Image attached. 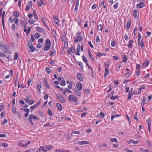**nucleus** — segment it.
Masks as SVG:
<instances>
[{
    "label": "nucleus",
    "instance_id": "473e14b6",
    "mask_svg": "<svg viewBox=\"0 0 152 152\" xmlns=\"http://www.w3.org/2000/svg\"><path fill=\"white\" fill-rule=\"evenodd\" d=\"M0 47L2 50H4L6 49H7V47L6 45H1L0 44Z\"/></svg>",
    "mask_w": 152,
    "mask_h": 152
},
{
    "label": "nucleus",
    "instance_id": "37998d69",
    "mask_svg": "<svg viewBox=\"0 0 152 152\" xmlns=\"http://www.w3.org/2000/svg\"><path fill=\"white\" fill-rule=\"evenodd\" d=\"M80 132L78 131H73L71 132V135L72 136H73V134H80Z\"/></svg>",
    "mask_w": 152,
    "mask_h": 152
},
{
    "label": "nucleus",
    "instance_id": "de8ad7c7",
    "mask_svg": "<svg viewBox=\"0 0 152 152\" xmlns=\"http://www.w3.org/2000/svg\"><path fill=\"white\" fill-rule=\"evenodd\" d=\"M118 2H116L115 3V4L113 6V7L115 9H116L118 7Z\"/></svg>",
    "mask_w": 152,
    "mask_h": 152
},
{
    "label": "nucleus",
    "instance_id": "680f3d73",
    "mask_svg": "<svg viewBox=\"0 0 152 152\" xmlns=\"http://www.w3.org/2000/svg\"><path fill=\"white\" fill-rule=\"evenodd\" d=\"M115 45V41L113 40L112 41L111 43V45L113 47H114Z\"/></svg>",
    "mask_w": 152,
    "mask_h": 152
},
{
    "label": "nucleus",
    "instance_id": "774afa93",
    "mask_svg": "<svg viewBox=\"0 0 152 152\" xmlns=\"http://www.w3.org/2000/svg\"><path fill=\"white\" fill-rule=\"evenodd\" d=\"M43 41H44V40L42 38H40L38 39V41L39 42L42 43L43 42Z\"/></svg>",
    "mask_w": 152,
    "mask_h": 152
},
{
    "label": "nucleus",
    "instance_id": "9d476101",
    "mask_svg": "<svg viewBox=\"0 0 152 152\" xmlns=\"http://www.w3.org/2000/svg\"><path fill=\"white\" fill-rule=\"evenodd\" d=\"M45 148L47 150H51L54 148L53 146L51 145H47L45 146Z\"/></svg>",
    "mask_w": 152,
    "mask_h": 152
},
{
    "label": "nucleus",
    "instance_id": "338daca9",
    "mask_svg": "<svg viewBox=\"0 0 152 152\" xmlns=\"http://www.w3.org/2000/svg\"><path fill=\"white\" fill-rule=\"evenodd\" d=\"M2 145L4 148H6L8 146V144L3 142L2 144Z\"/></svg>",
    "mask_w": 152,
    "mask_h": 152
},
{
    "label": "nucleus",
    "instance_id": "69168bd1",
    "mask_svg": "<svg viewBox=\"0 0 152 152\" xmlns=\"http://www.w3.org/2000/svg\"><path fill=\"white\" fill-rule=\"evenodd\" d=\"M29 103L28 104L29 105H31L32 104L34 103V100H29Z\"/></svg>",
    "mask_w": 152,
    "mask_h": 152
},
{
    "label": "nucleus",
    "instance_id": "412c9836",
    "mask_svg": "<svg viewBox=\"0 0 152 152\" xmlns=\"http://www.w3.org/2000/svg\"><path fill=\"white\" fill-rule=\"evenodd\" d=\"M105 72L104 75V77H106L109 73V69L108 68H106L105 69Z\"/></svg>",
    "mask_w": 152,
    "mask_h": 152
},
{
    "label": "nucleus",
    "instance_id": "e433bc0d",
    "mask_svg": "<svg viewBox=\"0 0 152 152\" xmlns=\"http://www.w3.org/2000/svg\"><path fill=\"white\" fill-rule=\"evenodd\" d=\"M82 57L83 58V61L86 63H87L88 60L84 56H82Z\"/></svg>",
    "mask_w": 152,
    "mask_h": 152
},
{
    "label": "nucleus",
    "instance_id": "1a4fd4ad",
    "mask_svg": "<svg viewBox=\"0 0 152 152\" xmlns=\"http://www.w3.org/2000/svg\"><path fill=\"white\" fill-rule=\"evenodd\" d=\"M77 76L80 81H82L83 80V77L80 73H77Z\"/></svg>",
    "mask_w": 152,
    "mask_h": 152
},
{
    "label": "nucleus",
    "instance_id": "423d86ee",
    "mask_svg": "<svg viewBox=\"0 0 152 152\" xmlns=\"http://www.w3.org/2000/svg\"><path fill=\"white\" fill-rule=\"evenodd\" d=\"M83 39V38L82 36H78L77 37H76L75 40V42H78L81 41Z\"/></svg>",
    "mask_w": 152,
    "mask_h": 152
},
{
    "label": "nucleus",
    "instance_id": "ea45409f",
    "mask_svg": "<svg viewBox=\"0 0 152 152\" xmlns=\"http://www.w3.org/2000/svg\"><path fill=\"white\" fill-rule=\"evenodd\" d=\"M146 144L148 145V146L152 148V144H151L150 142L148 141H146Z\"/></svg>",
    "mask_w": 152,
    "mask_h": 152
},
{
    "label": "nucleus",
    "instance_id": "f03ea898",
    "mask_svg": "<svg viewBox=\"0 0 152 152\" xmlns=\"http://www.w3.org/2000/svg\"><path fill=\"white\" fill-rule=\"evenodd\" d=\"M56 96L57 98L60 102L63 103L65 102V99L60 94H57L56 95Z\"/></svg>",
    "mask_w": 152,
    "mask_h": 152
},
{
    "label": "nucleus",
    "instance_id": "a18cd8bd",
    "mask_svg": "<svg viewBox=\"0 0 152 152\" xmlns=\"http://www.w3.org/2000/svg\"><path fill=\"white\" fill-rule=\"evenodd\" d=\"M111 141L112 142H115L116 143H117L118 142L117 139L115 138L111 139Z\"/></svg>",
    "mask_w": 152,
    "mask_h": 152
},
{
    "label": "nucleus",
    "instance_id": "aec40b11",
    "mask_svg": "<svg viewBox=\"0 0 152 152\" xmlns=\"http://www.w3.org/2000/svg\"><path fill=\"white\" fill-rule=\"evenodd\" d=\"M53 18H54V20L55 23H56L57 24L59 23V20L58 18H56L55 16H53Z\"/></svg>",
    "mask_w": 152,
    "mask_h": 152
},
{
    "label": "nucleus",
    "instance_id": "f704fd0d",
    "mask_svg": "<svg viewBox=\"0 0 152 152\" xmlns=\"http://www.w3.org/2000/svg\"><path fill=\"white\" fill-rule=\"evenodd\" d=\"M146 122H147V124H148V126H151V119L150 118H148L146 120Z\"/></svg>",
    "mask_w": 152,
    "mask_h": 152
},
{
    "label": "nucleus",
    "instance_id": "f257e3e1",
    "mask_svg": "<svg viewBox=\"0 0 152 152\" xmlns=\"http://www.w3.org/2000/svg\"><path fill=\"white\" fill-rule=\"evenodd\" d=\"M28 120L30 122V123L32 125H33V122L32 119L33 120H38V119L36 116L33 115L32 114L29 115L28 117Z\"/></svg>",
    "mask_w": 152,
    "mask_h": 152
},
{
    "label": "nucleus",
    "instance_id": "58836bf2",
    "mask_svg": "<svg viewBox=\"0 0 152 152\" xmlns=\"http://www.w3.org/2000/svg\"><path fill=\"white\" fill-rule=\"evenodd\" d=\"M137 32V27H135L134 28L133 31V33L134 34V36L136 34Z\"/></svg>",
    "mask_w": 152,
    "mask_h": 152
},
{
    "label": "nucleus",
    "instance_id": "f3484780",
    "mask_svg": "<svg viewBox=\"0 0 152 152\" xmlns=\"http://www.w3.org/2000/svg\"><path fill=\"white\" fill-rule=\"evenodd\" d=\"M45 45H46L48 46H50V47L51 42L49 39H46V41Z\"/></svg>",
    "mask_w": 152,
    "mask_h": 152
},
{
    "label": "nucleus",
    "instance_id": "0eeeda50",
    "mask_svg": "<svg viewBox=\"0 0 152 152\" xmlns=\"http://www.w3.org/2000/svg\"><path fill=\"white\" fill-rule=\"evenodd\" d=\"M36 30L39 32H42L45 33V31L42 28L38 27L36 28Z\"/></svg>",
    "mask_w": 152,
    "mask_h": 152
},
{
    "label": "nucleus",
    "instance_id": "5701e85b",
    "mask_svg": "<svg viewBox=\"0 0 152 152\" xmlns=\"http://www.w3.org/2000/svg\"><path fill=\"white\" fill-rule=\"evenodd\" d=\"M12 110L13 113H14V114H16L17 112L16 107H14V106H12Z\"/></svg>",
    "mask_w": 152,
    "mask_h": 152
},
{
    "label": "nucleus",
    "instance_id": "c756f323",
    "mask_svg": "<svg viewBox=\"0 0 152 152\" xmlns=\"http://www.w3.org/2000/svg\"><path fill=\"white\" fill-rule=\"evenodd\" d=\"M4 52L5 53H6L7 54H10L11 53V51L9 50V49H6L5 50H4Z\"/></svg>",
    "mask_w": 152,
    "mask_h": 152
},
{
    "label": "nucleus",
    "instance_id": "8fccbe9b",
    "mask_svg": "<svg viewBox=\"0 0 152 152\" xmlns=\"http://www.w3.org/2000/svg\"><path fill=\"white\" fill-rule=\"evenodd\" d=\"M28 6L32 7V1H30L28 2L27 3V4Z\"/></svg>",
    "mask_w": 152,
    "mask_h": 152
},
{
    "label": "nucleus",
    "instance_id": "2f4dec72",
    "mask_svg": "<svg viewBox=\"0 0 152 152\" xmlns=\"http://www.w3.org/2000/svg\"><path fill=\"white\" fill-rule=\"evenodd\" d=\"M19 55L18 54L15 52L14 53V58L15 60H17L18 58Z\"/></svg>",
    "mask_w": 152,
    "mask_h": 152
},
{
    "label": "nucleus",
    "instance_id": "5fc2aeb1",
    "mask_svg": "<svg viewBox=\"0 0 152 152\" xmlns=\"http://www.w3.org/2000/svg\"><path fill=\"white\" fill-rule=\"evenodd\" d=\"M48 115L50 116H52L53 115V113L51 111V110L49 109L48 110Z\"/></svg>",
    "mask_w": 152,
    "mask_h": 152
},
{
    "label": "nucleus",
    "instance_id": "f8f14e48",
    "mask_svg": "<svg viewBox=\"0 0 152 152\" xmlns=\"http://www.w3.org/2000/svg\"><path fill=\"white\" fill-rule=\"evenodd\" d=\"M78 144H79L80 145H83L85 144H89V142H88L86 141H79V142L78 143Z\"/></svg>",
    "mask_w": 152,
    "mask_h": 152
},
{
    "label": "nucleus",
    "instance_id": "39448f33",
    "mask_svg": "<svg viewBox=\"0 0 152 152\" xmlns=\"http://www.w3.org/2000/svg\"><path fill=\"white\" fill-rule=\"evenodd\" d=\"M76 86L79 90H81L82 89V86L80 82H77L76 83Z\"/></svg>",
    "mask_w": 152,
    "mask_h": 152
},
{
    "label": "nucleus",
    "instance_id": "49530a36",
    "mask_svg": "<svg viewBox=\"0 0 152 152\" xmlns=\"http://www.w3.org/2000/svg\"><path fill=\"white\" fill-rule=\"evenodd\" d=\"M96 55L98 57L101 56L103 55H104V56L105 55L102 54V53H99V52H98L97 53H96Z\"/></svg>",
    "mask_w": 152,
    "mask_h": 152
},
{
    "label": "nucleus",
    "instance_id": "dca6fc26",
    "mask_svg": "<svg viewBox=\"0 0 152 152\" xmlns=\"http://www.w3.org/2000/svg\"><path fill=\"white\" fill-rule=\"evenodd\" d=\"M18 146L20 147H27V146L24 144V141L23 142H20L18 143Z\"/></svg>",
    "mask_w": 152,
    "mask_h": 152
},
{
    "label": "nucleus",
    "instance_id": "4be33fe9",
    "mask_svg": "<svg viewBox=\"0 0 152 152\" xmlns=\"http://www.w3.org/2000/svg\"><path fill=\"white\" fill-rule=\"evenodd\" d=\"M46 71L48 74H49L51 71L52 69L51 67H46L45 68Z\"/></svg>",
    "mask_w": 152,
    "mask_h": 152
},
{
    "label": "nucleus",
    "instance_id": "a19ab883",
    "mask_svg": "<svg viewBox=\"0 0 152 152\" xmlns=\"http://www.w3.org/2000/svg\"><path fill=\"white\" fill-rule=\"evenodd\" d=\"M38 106V104L36 103L33 106H31L30 107V109L33 110V109L34 108H36Z\"/></svg>",
    "mask_w": 152,
    "mask_h": 152
},
{
    "label": "nucleus",
    "instance_id": "09e8293b",
    "mask_svg": "<svg viewBox=\"0 0 152 152\" xmlns=\"http://www.w3.org/2000/svg\"><path fill=\"white\" fill-rule=\"evenodd\" d=\"M88 55H89V57L91 58L90 59V60H91V59L93 58L92 61H94V58H93L92 57V55L91 54V53L89 50H88Z\"/></svg>",
    "mask_w": 152,
    "mask_h": 152
},
{
    "label": "nucleus",
    "instance_id": "20e7f679",
    "mask_svg": "<svg viewBox=\"0 0 152 152\" xmlns=\"http://www.w3.org/2000/svg\"><path fill=\"white\" fill-rule=\"evenodd\" d=\"M44 83L45 86L47 89H50V87L48 83L46 77L44 78Z\"/></svg>",
    "mask_w": 152,
    "mask_h": 152
},
{
    "label": "nucleus",
    "instance_id": "79ce46f5",
    "mask_svg": "<svg viewBox=\"0 0 152 152\" xmlns=\"http://www.w3.org/2000/svg\"><path fill=\"white\" fill-rule=\"evenodd\" d=\"M35 22V20H30L29 19L28 20V23L29 24H32Z\"/></svg>",
    "mask_w": 152,
    "mask_h": 152
},
{
    "label": "nucleus",
    "instance_id": "a211bd4d",
    "mask_svg": "<svg viewBox=\"0 0 152 152\" xmlns=\"http://www.w3.org/2000/svg\"><path fill=\"white\" fill-rule=\"evenodd\" d=\"M133 42V40H131L129 41V44L128 45V47L129 48H132V46L133 45L132 43Z\"/></svg>",
    "mask_w": 152,
    "mask_h": 152
},
{
    "label": "nucleus",
    "instance_id": "cd10ccee",
    "mask_svg": "<svg viewBox=\"0 0 152 152\" xmlns=\"http://www.w3.org/2000/svg\"><path fill=\"white\" fill-rule=\"evenodd\" d=\"M50 46H47L46 45H45V47L43 48V50L44 51H48L50 50Z\"/></svg>",
    "mask_w": 152,
    "mask_h": 152
},
{
    "label": "nucleus",
    "instance_id": "4d7b16f0",
    "mask_svg": "<svg viewBox=\"0 0 152 152\" xmlns=\"http://www.w3.org/2000/svg\"><path fill=\"white\" fill-rule=\"evenodd\" d=\"M40 149H41V150L44 152H47V150L46 149H45L43 146H40Z\"/></svg>",
    "mask_w": 152,
    "mask_h": 152
},
{
    "label": "nucleus",
    "instance_id": "864d4df0",
    "mask_svg": "<svg viewBox=\"0 0 152 152\" xmlns=\"http://www.w3.org/2000/svg\"><path fill=\"white\" fill-rule=\"evenodd\" d=\"M96 42H99L100 41L99 36L97 35L96 37Z\"/></svg>",
    "mask_w": 152,
    "mask_h": 152
},
{
    "label": "nucleus",
    "instance_id": "a878e982",
    "mask_svg": "<svg viewBox=\"0 0 152 152\" xmlns=\"http://www.w3.org/2000/svg\"><path fill=\"white\" fill-rule=\"evenodd\" d=\"M66 83L64 79H62L61 82V85L62 86H64L65 85Z\"/></svg>",
    "mask_w": 152,
    "mask_h": 152
},
{
    "label": "nucleus",
    "instance_id": "bf43d9fd",
    "mask_svg": "<svg viewBox=\"0 0 152 152\" xmlns=\"http://www.w3.org/2000/svg\"><path fill=\"white\" fill-rule=\"evenodd\" d=\"M104 113H103V112H102L101 111L100 113V114L99 115H100V117H101V118H102L104 117Z\"/></svg>",
    "mask_w": 152,
    "mask_h": 152
},
{
    "label": "nucleus",
    "instance_id": "393cba45",
    "mask_svg": "<svg viewBox=\"0 0 152 152\" xmlns=\"http://www.w3.org/2000/svg\"><path fill=\"white\" fill-rule=\"evenodd\" d=\"M43 2L44 1L42 0H40L39 1L37 2V5L40 7L41 5L43 4Z\"/></svg>",
    "mask_w": 152,
    "mask_h": 152
},
{
    "label": "nucleus",
    "instance_id": "c85d7f7f",
    "mask_svg": "<svg viewBox=\"0 0 152 152\" xmlns=\"http://www.w3.org/2000/svg\"><path fill=\"white\" fill-rule=\"evenodd\" d=\"M84 94L87 95L89 92V90L88 89H84L83 90Z\"/></svg>",
    "mask_w": 152,
    "mask_h": 152
},
{
    "label": "nucleus",
    "instance_id": "c9c22d12",
    "mask_svg": "<svg viewBox=\"0 0 152 152\" xmlns=\"http://www.w3.org/2000/svg\"><path fill=\"white\" fill-rule=\"evenodd\" d=\"M35 50V48L33 46H32L29 48V50L30 52H33Z\"/></svg>",
    "mask_w": 152,
    "mask_h": 152
},
{
    "label": "nucleus",
    "instance_id": "b1692460",
    "mask_svg": "<svg viewBox=\"0 0 152 152\" xmlns=\"http://www.w3.org/2000/svg\"><path fill=\"white\" fill-rule=\"evenodd\" d=\"M13 14L16 17H19V14L16 11H13Z\"/></svg>",
    "mask_w": 152,
    "mask_h": 152
},
{
    "label": "nucleus",
    "instance_id": "ddd939ff",
    "mask_svg": "<svg viewBox=\"0 0 152 152\" xmlns=\"http://www.w3.org/2000/svg\"><path fill=\"white\" fill-rule=\"evenodd\" d=\"M79 5V0H77L75 6V10L77 12L78 7Z\"/></svg>",
    "mask_w": 152,
    "mask_h": 152
},
{
    "label": "nucleus",
    "instance_id": "7c9ffc66",
    "mask_svg": "<svg viewBox=\"0 0 152 152\" xmlns=\"http://www.w3.org/2000/svg\"><path fill=\"white\" fill-rule=\"evenodd\" d=\"M119 97V96L118 95L116 96H112L111 97H110V99H113V100H114L115 99H118Z\"/></svg>",
    "mask_w": 152,
    "mask_h": 152
},
{
    "label": "nucleus",
    "instance_id": "4c0bfd02",
    "mask_svg": "<svg viewBox=\"0 0 152 152\" xmlns=\"http://www.w3.org/2000/svg\"><path fill=\"white\" fill-rule=\"evenodd\" d=\"M70 49L72 51V53H74L75 51V49L74 46H72L71 48Z\"/></svg>",
    "mask_w": 152,
    "mask_h": 152
},
{
    "label": "nucleus",
    "instance_id": "bb28decb",
    "mask_svg": "<svg viewBox=\"0 0 152 152\" xmlns=\"http://www.w3.org/2000/svg\"><path fill=\"white\" fill-rule=\"evenodd\" d=\"M56 105L58 110L60 111L62 109V106L59 103H57Z\"/></svg>",
    "mask_w": 152,
    "mask_h": 152
},
{
    "label": "nucleus",
    "instance_id": "4468645a",
    "mask_svg": "<svg viewBox=\"0 0 152 152\" xmlns=\"http://www.w3.org/2000/svg\"><path fill=\"white\" fill-rule=\"evenodd\" d=\"M131 26V21L129 20H128L127 21V23H126V29L127 30L129 29L130 27Z\"/></svg>",
    "mask_w": 152,
    "mask_h": 152
},
{
    "label": "nucleus",
    "instance_id": "2eb2a0df",
    "mask_svg": "<svg viewBox=\"0 0 152 152\" xmlns=\"http://www.w3.org/2000/svg\"><path fill=\"white\" fill-rule=\"evenodd\" d=\"M144 6V4L142 2H140V3L137 4L136 7L138 8H141L143 7Z\"/></svg>",
    "mask_w": 152,
    "mask_h": 152
},
{
    "label": "nucleus",
    "instance_id": "0e129e2a",
    "mask_svg": "<svg viewBox=\"0 0 152 152\" xmlns=\"http://www.w3.org/2000/svg\"><path fill=\"white\" fill-rule=\"evenodd\" d=\"M13 20H14V23H17L18 22V20L16 18H14V19H13Z\"/></svg>",
    "mask_w": 152,
    "mask_h": 152
},
{
    "label": "nucleus",
    "instance_id": "6e6552de",
    "mask_svg": "<svg viewBox=\"0 0 152 152\" xmlns=\"http://www.w3.org/2000/svg\"><path fill=\"white\" fill-rule=\"evenodd\" d=\"M73 90L76 93L78 96H80L81 95V92L80 91V90H79L76 88H73Z\"/></svg>",
    "mask_w": 152,
    "mask_h": 152
},
{
    "label": "nucleus",
    "instance_id": "c03bdc74",
    "mask_svg": "<svg viewBox=\"0 0 152 152\" xmlns=\"http://www.w3.org/2000/svg\"><path fill=\"white\" fill-rule=\"evenodd\" d=\"M102 27L103 26L102 25H99L97 27V29L99 31H101L102 30Z\"/></svg>",
    "mask_w": 152,
    "mask_h": 152
},
{
    "label": "nucleus",
    "instance_id": "052dcab7",
    "mask_svg": "<svg viewBox=\"0 0 152 152\" xmlns=\"http://www.w3.org/2000/svg\"><path fill=\"white\" fill-rule=\"evenodd\" d=\"M34 37L35 38H38L40 36L39 33H36L34 35Z\"/></svg>",
    "mask_w": 152,
    "mask_h": 152
},
{
    "label": "nucleus",
    "instance_id": "3c124183",
    "mask_svg": "<svg viewBox=\"0 0 152 152\" xmlns=\"http://www.w3.org/2000/svg\"><path fill=\"white\" fill-rule=\"evenodd\" d=\"M127 58L125 55H124V57L123 58V61L124 62H127Z\"/></svg>",
    "mask_w": 152,
    "mask_h": 152
},
{
    "label": "nucleus",
    "instance_id": "6e6d98bb",
    "mask_svg": "<svg viewBox=\"0 0 152 152\" xmlns=\"http://www.w3.org/2000/svg\"><path fill=\"white\" fill-rule=\"evenodd\" d=\"M144 99L141 102V106H143L144 105V104L145 102V97L144 96Z\"/></svg>",
    "mask_w": 152,
    "mask_h": 152
},
{
    "label": "nucleus",
    "instance_id": "13d9d810",
    "mask_svg": "<svg viewBox=\"0 0 152 152\" xmlns=\"http://www.w3.org/2000/svg\"><path fill=\"white\" fill-rule=\"evenodd\" d=\"M149 63L148 61H145L143 64V65L145 67H147Z\"/></svg>",
    "mask_w": 152,
    "mask_h": 152
},
{
    "label": "nucleus",
    "instance_id": "603ef678",
    "mask_svg": "<svg viewBox=\"0 0 152 152\" xmlns=\"http://www.w3.org/2000/svg\"><path fill=\"white\" fill-rule=\"evenodd\" d=\"M38 114L41 117H43V114H42V113L40 110L38 111Z\"/></svg>",
    "mask_w": 152,
    "mask_h": 152
},
{
    "label": "nucleus",
    "instance_id": "7ed1b4c3",
    "mask_svg": "<svg viewBox=\"0 0 152 152\" xmlns=\"http://www.w3.org/2000/svg\"><path fill=\"white\" fill-rule=\"evenodd\" d=\"M69 99L72 102H76L77 101V98L72 95H70L68 97Z\"/></svg>",
    "mask_w": 152,
    "mask_h": 152
},
{
    "label": "nucleus",
    "instance_id": "72a5a7b5",
    "mask_svg": "<svg viewBox=\"0 0 152 152\" xmlns=\"http://www.w3.org/2000/svg\"><path fill=\"white\" fill-rule=\"evenodd\" d=\"M53 125V122L45 124L44 126L46 127L47 126H51Z\"/></svg>",
    "mask_w": 152,
    "mask_h": 152
},
{
    "label": "nucleus",
    "instance_id": "e2e57ef3",
    "mask_svg": "<svg viewBox=\"0 0 152 152\" xmlns=\"http://www.w3.org/2000/svg\"><path fill=\"white\" fill-rule=\"evenodd\" d=\"M78 64L80 67L82 68V70L83 69V67L82 65V64L81 62H79L78 63Z\"/></svg>",
    "mask_w": 152,
    "mask_h": 152
},
{
    "label": "nucleus",
    "instance_id": "6ab92c4d",
    "mask_svg": "<svg viewBox=\"0 0 152 152\" xmlns=\"http://www.w3.org/2000/svg\"><path fill=\"white\" fill-rule=\"evenodd\" d=\"M80 47L79 44L78 45H77V52H76L75 54L76 55L79 56L80 55V54L79 53L80 52Z\"/></svg>",
    "mask_w": 152,
    "mask_h": 152
},
{
    "label": "nucleus",
    "instance_id": "9b49d317",
    "mask_svg": "<svg viewBox=\"0 0 152 152\" xmlns=\"http://www.w3.org/2000/svg\"><path fill=\"white\" fill-rule=\"evenodd\" d=\"M133 14L134 18H137L138 17L137 15L139 14V13L137 12V10H134L133 11Z\"/></svg>",
    "mask_w": 152,
    "mask_h": 152
}]
</instances>
